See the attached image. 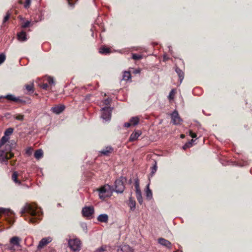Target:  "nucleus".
Masks as SVG:
<instances>
[{
  "label": "nucleus",
  "mask_w": 252,
  "mask_h": 252,
  "mask_svg": "<svg viewBox=\"0 0 252 252\" xmlns=\"http://www.w3.org/2000/svg\"><path fill=\"white\" fill-rule=\"evenodd\" d=\"M25 213H27L31 216L28 218L29 221L31 223H36L38 220L41 219L42 213L41 209L38 208L34 204H26L20 211V213L22 215Z\"/></svg>",
  "instance_id": "nucleus-1"
},
{
  "label": "nucleus",
  "mask_w": 252,
  "mask_h": 252,
  "mask_svg": "<svg viewBox=\"0 0 252 252\" xmlns=\"http://www.w3.org/2000/svg\"><path fill=\"white\" fill-rule=\"evenodd\" d=\"M14 213L9 209L0 207V218L6 220L10 224L14 222Z\"/></svg>",
  "instance_id": "nucleus-2"
},
{
  "label": "nucleus",
  "mask_w": 252,
  "mask_h": 252,
  "mask_svg": "<svg viewBox=\"0 0 252 252\" xmlns=\"http://www.w3.org/2000/svg\"><path fill=\"white\" fill-rule=\"evenodd\" d=\"M98 191V195L100 199L104 200L106 197H110L112 193V187L109 185H105L99 189H97Z\"/></svg>",
  "instance_id": "nucleus-3"
},
{
  "label": "nucleus",
  "mask_w": 252,
  "mask_h": 252,
  "mask_svg": "<svg viewBox=\"0 0 252 252\" xmlns=\"http://www.w3.org/2000/svg\"><path fill=\"white\" fill-rule=\"evenodd\" d=\"M6 99L7 100L13 102L17 104L25 103L26 101L20 98V97H16L15 95L8 94L4 96H0V101Z\"/></svg>",
  "instance_id": "nucleus-4"
},
{
  "label": "nucleus",
  "mask_w": 252,
  "mask_h": 252,
  "mask_svg": "<svg viewBox=\"0 0 252 252\" xmlns=\"http://www.w3.org/2000/svg\"><path fill=\"white\" fill-rule=\"evenodd\" d=\"M126 180L125 178L121 177L120 179L116 180L115 183V191L117 193H122L125 189L123 180Z\"/></svg>",
  "instance_id": "nucleus-5"
},
{
  "label": "nucleus",
  "mask_w": 252,
  "mask_h": 252,
  "mask_svg": "<svg viewBox=\"0 0 252 252\" xmlns=\"http://www.w3.org/2000/svg\"><path fill=\"white\" fill-rule=\"evenodd\" d=\"M68 245L70 249L74 252L80 250V241L78 239H70L68 241Z\"/></svg>",
  "instance_id": "nucleus-6"
},
{
  "label": "nucleus",
  "mask_w": 252,
  "mask_h": 252,
  "mask_svg": "<svg viewBox=\"0 0 252 252\" xmlns=\"http://www.w3.org/2000/svg\"><path fill=\"white\" fill-rule=\"evenodd\" d=\"M171 123L174 125H180L183 122L182 119L179 116L178 111H173L170 114Z\"/></svg>",
  "instance_id": "nucleus-7"
},
{
  "label": "nucleus",
  "mask_w": 252,
  "mask_h": 252,
  "mask_svg": "<svg viewBox=\"0 0 252 252\" xmlns=\"http://www.w3.org/2000/svg\"><path fill=\"white\" fill-rule=\"evenodd\" d=\"M21 242V239L18 236H14L10 238L9 240L10 244L11 247L8 248L9 250H14V247H20V242Z\"/></svg>",
  "instance_id": "nucleus-8"
},
{
  "label": "nucleus",
  "mask_w": 252,
  "mask_h": 252,
  "mask_svg": "<svg viewBox=\"0 0 252 252\" xmlns=\"http://www.w3.org/2000/svg\"><path fill=\"white\" fill-rule=\"evenodd\" d=\"M197 126L198 127L197 131L196 133L193 132L192 130H189V134L192 138H196L197 135H199V137H201L203 134V132L204 130V129L201 127L200 125L199 124H197Z\"/></svg>",
  "instance_id": "nucleus-9"
},
{
  "label": "nucleus",
  "mask_w": 252,
  "mask_h": 252,
  "mask_svg": "<svg viewBox=\"0 0 252 252\" xmlns=\"http://www.w3.org/2000/svg\"><path fill=\"white\" fill-rule=\"evenodd\" d=\"M94 213V209L92 206L85 207L82 209V213L83 216L89 217Z\"/></svg>",
  "instance_id": "nucleus-10"
},
{
  "label": "nucleus",
  "mask_w": 252,
  "mask_h": 252,
  "mask_svg": "<svg viewBox=\"0 0 252 252\" xmlns=\"http://www.w3.org/2000/svg\"><path fill=\"white\" fill-rule=\"evenodd\" d=\"M112 101V99L110 98H107L104 100L102 102V107L100 108V110H109L110 109V110H112L113 108L110 107V104Z\"/></svg>",
  "instance_id": "nucleus-11"
},
{
  "label": "nucleus",
  "mask_w": 252,
  "mask_h": 252,
  "mask_svg": "<svg viewBox=\"0 0 252 252\" xmlns=\"http://www.w3.org/2000/svg\"><path fill=\"white\" fill-rule=\"evenodd\" d=\"M52 241V239L50 237L43 238L39 242L38 245V249H41L44 246H46Z\"/></svg>",
  "instance_id": "nucleus-12"
},
{
  "label": "nucleus",
  "mask_w": 252,
  "mask_h": 252,
  "mask_svg": "<svg viewBox=\"0 0 252 252\" xmlns=\"http://www.w3.org/2000/svg\"><path fill=\"white\" fill-rule=\"evenodd\" d=\"M8 157L4 151L0 150V162L2 164L7 165L8 163Z\"/></svg>",
  "instance_id": "nucleus-13"
},
{
  "label": "nucleus",
  "mask_w": 252,
  "mask_h": 252,
  "mask_svg": "<svg viewBox=\"0 0 252 252\" xmlns=\"http://www.w3.org/2000/svg\"><path fill=\"white\" fill-rule=\"evenodd\" d=\"M158 242L161 245L164 246L167 248L171 249L172 244L170 241L162 238H160L158 239Z\"/></svg>",
  "instance_id": "nucleus-14"
},
{
  "label": "nucleus",
  "mask_w": 252,
  "mask_h": 252,
  "mask_svg": "<svg viewBox=\"0 0 252 252\" xmlns=\"http://www.w3.org/2000/svg\"><path fill=\"white\" fill-rule=\"evenodd\" d=\"M118 252H134L133 250L127 245L120 246L118 249Z\"/></svg>",
  "instance_id": "nucleus-15"
},
{
  "label": "nucleus",
  "mask_w": 252,
  "mask_h": 252,
  "mask_svg": "<svg viewBox=\"0 0 252 252\" xmlns=\"http://www.w3.org/2000/svg\"><path fill=\"white\" fill-rule=\"evenodd\" d=\"M100 117L103 121H109L111 118V111H102Z\"/></svg>",
  "instance_id": "nucleus-16"
},
{
  "label": "nucleus",
  "mask_w": 252,
  "mask_h": 252,
  "mask_svg": "<svg viewBox=\"0 0 252 252\" xmlns=\"http://www.w3.org/2000/svg\"><path fill=\"white\" fill-rule=\"evenodd\" d=\"M141 133H142L140 130H137L132 132L129 138V141L133 142L136 140Z\"/></svg>",
  "instance_id": "nucleus-17"
},
{
  "label": "nucleus",
  "mask_w": 252,
  "mask_h": 252,
  "mask_svg": "<svg viewBox=\"0 0 252 252\" xmlns=\"http://www.w3.org/2000/svg\"><path fill=\"white\" fill-rule=\"evenodd\" d=\"M17 39L20 42H24L27 40L26 32L22 31L17 34Z\"/></svg>",
  "instance_id": "nucleus-18"
},
{
  "label": "nucleus",
  "mask_w": 252,
  "mask_h": 252,
  "mask_svg": "<svg viewBox=\"0 0 252 252\" xmlns=\"http://www.w3.org/2000/svg\"><path fill=\"white\" fill-rule=\"evenodd\" d=\"M175 70L178 75L180 79V83L181 84L184 78V72L177 66L175 67Z\"/></svg>",
  "instance_id": "nucleus-19"
},
{
  "label": "nucleus",
  "mask_w": 252,
  "mask_h": 252,
  "mask_svg": "<svg viewBox=\"0 0 252 252\" xmlns=\"http://www.w3.org/2000/svg\"><path fill=\"white\" fill-rule=\"evenodd\" d=\"M127 205L129 207L131 211H134L135 210L136 202L131 196L129 197V199L127 202Z\"/></svg>",
  "instance_id": "nucleus-20"
},
{
  "label": "nucleus",
  "mask_w": 252,
  "mask_h": 252,
  "mask_svg": "<svg viewBox=\"0 0 252 252\" xmlns=\"http://www.w3.org/2000/svg\"><path fill=\"white\" fill-rule=\"evenodd\" d=\"M97 220L99 222L106 223L108 221V216L106 214H100L98 216Z\"/></svg>",
  "instance_id": "nucleus-21"
},
{
  "label": "nucleus",
  "mask_w": 252,
  "mask_h": 252,
  "mask_svg": "<svg viewBox=\"0 0 252 252\" xmlns=\"http://www.w3.org/2000/svg\"><path fill=\"white\" fill-rule=\"evenodd\" d=\"M129 122L131 126H136L139 122V118L138 116L132 117L129 119Z\"/></svg>",
  "instance_id": "nucleus-22"
},
{
  "label": "nucleus",
  "mask_w": 252,
  "mask_h": 252,
  "mask_svg": "<svg viewBox=\"0 0 252 252\" xmlns=\"http://www.w3.org/2000/svg\"><path fill=\"white\" fill-rule=\"evenodd\" d=\"M65 106L63 104L55 105L51 108L50 110H64Z\"/></svg>",
  "instance_id": "nucleus-23"
},
{
  "label": "nucleus",
  "mask_w": 252,
  "mask_h": 252,
  "mask_svg": "<svg viewBox=\"0 0 252 252\" xmlns=\"http://www.w3.org/2000/svg\"><path fill=\"white\" fill-rule=\"evenodd\" d=\"M113 151V148L111 147H107L105 149H102L100 153L105 155V156H108L110 153H111Z\"/></svg>",
  "instance_id": "nucleus-24"
},
{
  "label": "nucleus",
  "mask_w": 252,
  "mask_h": 252,
  "mask_svg": "<svg viewBox=\"0 0 252 252\" xmlns=\"http://www.w3.org/2000/svg\"><path fill=\"white\" fill-rule=\"evenodd\" d=\"M25 89L27 91V93H32L34 91L33 90V83H31L30 84H26L25 86Z\"/></svg>",
  "instance_id": "nucleus-25"
},
{
  "label": "nucleus",
  "mask_w": 252,
  "mask_h": 252,
  "mask_svg": "<svg viewBox=\"0 0 252 252\" xmlns=\"http://www.w3.org/2000/svg\"><path fill=\"white\" fill-rule=\"evenodd\" d=\"M43 155V151L41 149H38L35 152L34 157L36 159H39L42 158Z\"/></svg>",
  "instance_id": "nucleus-26"
},
{
  "label": "nucleus",
  "mask_w": 252,
  "mask_h": 252,
  "mask_svg": "<svg viewBox=\"0 0 252 252\" xmlns=\"http://www.w3.org/2000/svg\"><path fill=\"white\" fill-rule=\"evenodd\" d=\"M131 74L129 71H125L123 72L122 80L128 81L131 78Z\"/></svg>",
  "instance_id": "nucleus-27"
},
{
  "label": "nucleus",
  "mask_w": 252,
  "mask_h": 252,
  "mask_svg": "<svg viewBox=\"0 0 252 252\" xmlns=\"http://www.w3.org/2000/svg\"><path fill=\"white\" fill-rule=\"evenodd\" d=\"M99 52L101 54H107L110 53V49L107 47H102L99 48Z\"/></svg>",
  "instance_id": "nucleus-28"
},
{
  "label": "nucleus",
  "mask_w": 252,
  "mask_h": 252,
  "mask_svg": "<svg viewBox=\"0 0 252 252\" xmlns=\"http://www.w3.org/2000/svg\"><path fill=\"white\" fill-rule=\"evenodd\" d=\"M9 139V137H8L5 135L2 137L0 141V148L5 143H6Z\"/></svg>",
  "instance_id": "nucleus-29"
},
{
  "label": "nucleus",
  "mask_w": 252,
  "mask_h": 252,
  "mask_svg": "<svg viewBox=\"0 0 252 252\" xmlns=\"http://www.w3.org/2000/svg\"><path fill=\"white\" fill-rule=\"evenodd\" d=\"M136 196L138 202L140 204H142L143 203V198L142 196V194L140 191L136 192Z\"/></svg>",
  "instance_id": "nucleus-30"
},
{
  "label": "nucleus",
  "mask_w": 252,
  "mask_h": 252,
  "mask_svg": "<svg viewBox=\"0 0 252 252\" xmlns=\"http://www.w3.org/2000/svg\"><path fill=\"white\" fill-rule=\"evenodd\" d=\"M13 130H14V129L12 127L8 128L4 131V135H5L8 137H9V136L13 133Z\"/></svg>",
  "instance_id": "nucleus-31"
},
{
  "label": "nucleus",
  "mask_w": 252,
  "mask_h": 252,
  "mask_svg": "<svg viewBox=\"0 0 252 252\" xmlns=\"http://www.w3.org/2000/svg\"><path fill=\"white\" fill-rule=\"evenodd\" d=\"M17 173L16 172H13L12 175V179L15 183L20 184V182L17 180Z\"/></svg>",
  "instance_id": "nucleus-32"
},
{
  "label": "nucleus",
  "mask_w": 252,
  "mask_h": 252,
  "mask_svg": "<svg viewBox=\"0 0 252 252\" xmlns=\"http://www.w3.org/2000/svg\"><path fill=\"white\" fill-rule=\"evenodd\" d=\"M146 195L147 198H151L152 197V191L149 189V185L147 186V190L146 191Z\"/></svg>",
  "instance_id": "nucleus-33"
},
{
  "label": "nucleus",
  "mask_w": 252,
  "mask_h": 252,
  "mask_svg": "<svg viewBox=\"0 0 252 252\" xmlns=\"http://www.w3.org/2000/svg\"><path fill=\"white\" fill-rule=\"evenodd\" d=\"M155 164L153 166L151 169V176H153L154 174L156 173L157 170V162L156 161H154Z\"/></svg>",
  "instance_id": "nucleus-34"
},
{
  "label": "nucleus",
  "mask_w": 252,
  "mask_h": 252,
  "mask_svg": "<svg viewBox=\"0 0 252 252\" xmlns=\"http://www.w3.org/2000/svg\"><path fill=\"white\" fill-rule=\"evenodd\" d=\"M194 141V140L191 139L190 141L186 143L185 144V145L183 147V149H186L187 148L191 147L192 145V143H193Z\"/></svg>",
  "instance_id": "nucleus-35"
},
{
  "label": "nucleus",
  "mask_w": 252,
  "mask_h": 252,
  "mask_svg": "<svg viewBox=\"0 0 252 252\" xmlns=\"http://www.w3.org/2000/svg\"><path fill=\"white\" fill-rule=\"evenodd\" d=\"M175 92H176V91L175 89H172L170 91V92L169 94V95H168V98L169 100L173 99V98L174 97L175 94Z\"/></svg>",
  "instance_id": "nucleus-36"
},
{
  "label": "nucleus",
  "mask_w": 252,
  "mask_h": 252,
  "mask_svg": "<svg viewBox=\"0 0 252 252\" xmlns=\"http://www.w3.org/2000/svg\"><path fill=\"white\" fill-rule=\"evenodd\" d=\"M134 186L135 188V192L140 191V189L139 188V184L138 180L137 179L135 180Z\"/></svg>",
  "instance_id": "nucleus-37"
},
{
  "label": "nucleus",
  "mask_w": 252,
  "mask_h": 252,
  "mask_svg": "<svg viewBox=\"0 0 252 252\" xmlns=\"http://www.w3.org/2000/svg\"><path fill=\"white\" fill-rule=\"evenodd\" d=\"M132 58L134 60H139L142 58V56L139 54H132Z\"/></svg>",
  "instance_id": "nucleus-38"
},
{
  "label": "nucleus",
  "mask_w": 252,
  "mask_h": 252,
  "mask_svg": "<svg viewBox=\"0 0 252 252\" xmlns=\"http://www.w3.org/2000/svg\"><path fill=\"white\" fill-rule=\"evenodd\" d=\"M81 227L82 228L83 231L85 233L87 232V226L86 223L83 222L81 224Z\"/></svg>",
  "instance_id": "nucleus-39"
},
{
  "label": "nucleus",
  "mask_w": 252,
  "mask_h": 252,
  "mask_svg": "<svg viewBox=\"0 0 252 252\" xmlns=\"http://www.w3.org/2000/svg\"><path fill=\"white\" fill-rule=\"evenodd\" d=\"M5 60V55L3 53L0 54V64H1Z\"/></svg>",
  "instance_id": "nucleus-40"
},
{
  "label": "nucleus",
  "mask_w": 252,
  "mask_h": 252,
  "mask_svg": "<svg viewBox=\"0 0 252 252\" xmlns=\"http://www.w3.org/2000/svg\"><path fill=\"white\" fill-rule=\"evenodd\" d=\"M31 3V0H25V2L24 3V7L26 8H28L29 7Z\"/></svg>",
  "instance_id": "nucleus-41"
},
{
  "label": "nucleus",
  "mask_w": 252,
  "mask_h": 252,
  "mask_svg": "<svg viewBox=\"0 0 252 252\" xmlns=\"http://www.w3.org/2000/svg\"><path fill=\"white\" fill-rule=\"evenodd\" d=\"M47 82L50 85H55L54 79L51 77H49L47 78Z\"/></svg>",
  "instance_id": "nucleus-42"
},
{
  "label": "nucleus",
  "mask_w": 252,
  "mask_h": 252,
  "mask_svg": "<svg viewBox=\"0 0 252 252\" xmlns=\"http://www.w3.org/2000/svg\"><path fill=\"white\" fill-rule=\"evenodd\" d=\"M30 22L29 21H27L26 22H25L24 23H23L21 27L22 28H27L30 26Z\"/></svg>",
  "instance_id": "nucleus-43"
},
{
  "label": "nucleus",
  "mask_w": 252,
  "mask_h": 252,
  "mask_svg": "<svg viewBox=\"0 0 252 252\" xmlns=\"http://www.w3.org/2000/svg\"><path fill=\"white\" fill-rule=\"evenodd\" d=\"M10 14L8 12L6 13V15L4 16L3 20V23L6 22L9 18Z\"/></svg>",
  "instance_id": "nucleus-44"
},
{
  "label": "nucleus",
  "mask_w": 252,
  "mask_h": 252,
  "mask_svg": "<svg viewBox=\"0 0 252 252\" xmlns=\"http://www.w3.org/2000/svg\"><path fill=\"white\" fill-rule=\"evenodd\" d=\"M69 5L73 6L77 0H67Z\"/></svg>",
  "instance_id": "nucleus-45"
},
{
  "label": "nucleus",
  "mask_w": 252,
  "mask_h": 252,
  "mask_svg": "<svg viewBox=\"0 0 252 252\" xmlns=\"http://www.w3.org/2000/svg\"><path fill=\"white\" fill-rule=\"evenodd\" d=\"M92 95L91 94H87L84 98L85 101L87 102H90L91 101L90 97Z\"/></svg>",
  "instance_id": "nucleus-46"
},
{
  "label": "nucleus",
  "mask_w": 252,
  "mask_h": 252,
  "mask_svg": "<svg viewBox=\"0 0 252 252\" xmlns=\"http://www.w3.org/2000/svg\"><path fill=\"white\" fill-rule=\"evenodd\" d=\"M23 116L21 115H19L16 116H14V117L18 120L22 121L23 120Z\"/></svg>",
  "instance_id": "nucleus-47"
},
{
  "label": "nucleus",
  "mask_w": 252,
  "mask_h": 252,
  "mask_svg": "<svg viewBox=\"0 0 252 252\" xmlns=\"http://www.w3.org/2000/svg\"><path fill=\"white\" fill-rule=\"evenodd\" d=\"M41 88H42L43 89L45 90H47V89H48V84H47V83H44V84H42V85H41Z\"/></svg>",
  "instance_id": "nucleus-48"
},
{
  "label": "nucleus",
  "mask_w": 252,
  "mask_h": 252,
  "mask_svg": "<svg viewBox=\"0 0 252 252\" xmlns=\"http://www.w3.org/2000/svg\"><path fill=\"white\" fill-rule=\"evenodd\" d=\"M124 126L126 127H129L130 126H131V125L130 122H129L125 123L124 125Z\"/></svg>",
  "instance_id": "nucleus-49"
},
{
  "label": "nucleus",
  "mask_w": 252,
  "mask_h": 252,
  "mask_svg": "<svg viewBox=\"0 0 252 252\" xmlns=\"http://www.w3.org/2000/svg\"><path fill=\"white\" fill-rule=\"evenodd\" d=\"M31 149L30 148L29 149H27V151H26V153L28 155H31Z\"/></svg>",
  "instance_id": "nucleus-50"
},
{
  "label": "nucleus",
  "mask_w": 252,
  "mask_h": 252,
  "mask_svg": "<svg viewBox=\"0 0 252 252\" xmlns=\"http://www.w3.org/2000/svg\"><path fill=\"white\" fill-rule=\"evenodd\" d=\"M103 251H104V249L102 248H100L96 250V252H102Z\"/></svg>",
  "instance_id": "nucleus-51"
},
{
  "label": "nucleus",
  "mask_w": 252,
  "mask_h": 252,
  "mask_svg": "<svg viewBox=\"0 0 252 252\" xmlns=\"http://www.w3.org/2000/svg\"><path fill=\"white\" fill-rule=\"evenodd\" d=\"M54 113H55L57 115H59L62 112V111H53Z\"/></svg>",
  "instance_id": "nucleus-52"
},
{
  "label": "nucleus",
  "mask_w": 252,
  "mask_h": 252,
  "mask_svg": "<svg viewBox=\"0 0 252 252\" xmlns=\"http://www.w3.org/2000/svg\"><path fill=\"white\" fill-rule=\"evenodd\" d=\"M163 59L164 61H166L168 60V58L166 57V56H164Z\"/></svg>",
  "instance_id": "nucleus-53"
},
{
  "label": "nucleus",
  "mask_w": 252,
  "mask_h": 252,
  "mask_svg": "<svg viewBox=\"0 0 252 252\" xmlns=\"http://www.w3.org/2000/svg\"><path fill=\"white\" fill-rule=\"evenodd\" d=\"M181 137L182 138H184L185 137V135L182 134V135H181Z\"/></svg>",
  "instance_id": "nucleus-54"
},
{
  "label": "nucleus",
  "mask_w": 252,
  "mask_h": 252,
  "mask_svg": "<svg viewBox=\"0 0 252 252\" xmlns=\"http://www.w3.org/2000/svg\"><path fill=\"white\" fill-rule=\"evenodd\" d=\"M135 73L139 72V70H136L134 72Z\"/></svg>",
  "instance_id": "nucleus-55"
},
{
  "label": "nucleus",
  "mask_w": 252,
  "mask_h": 252,
  "mask_svg": "<svg viewBox=\"0 0 252 252\" xmlns=\"http://www.w3.org/2000/svg\"><path fill=\"white\" fill-rule=\"evenodd\" d=\"M168 48H169V51H171V46H169Z\"/></svg>",
  "instance_id": "nucleus-56"
}]
</instances>
